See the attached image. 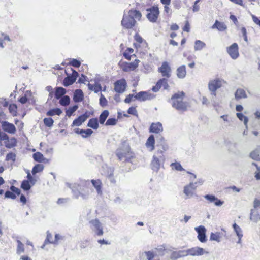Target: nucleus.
<instances>
[{"label": "nucleus", "instance_id": "obj_1", "mask_svg": "<svg viewBox=\"0 0 260 260\" xmlns=\"http://www.w3.org/2000/svg\"><path fill=\"white\" fill-rule=\"evenodd\" d=\"M171 100L172 107L181 113L186 112L190 107V103L186 100V94L182 91L173 94Z\"/></svg>", "mask_w": 260, "mask_h": 260}, {"label": "nucleus", "instance_id": "obj_2", "mask_svg": "<svg viewBox=\"0 0 260 260\" xmlns=\"http://www.w3.org/2000/svg\"><path fill=\"white\" fill-rule=\"evenodd\" d=\"M116 155L119 160L124 158L125 162L133 163V160L136 158L135 154L131 150L129 144L126 141H123L121 145L116 150Z\"/></svg>", "mask_w": 260, "mask_h": 260}, {"label": "nucleus", "instance_id": "obj_3", "mask_svg": "<svg viewBox=\"0 0 260 260\" xmlns=\"http://www.w3.org/2000/svg\"><path fill=\"white\" fill-rule=\"evenodd\" d=\"M142 14L139 11L131 9L128 11V15H123L121 20V25L125 29L133 28L136 24L135 19L140 20Z\"/></svg>", "mask_w": 260, "mask_h": 260}, {"label": "nucleus", "instance_id": "obj_4", "mask_svg": "<svg viewBox=\"0 0 260 260\" xmlns=\"http://www.w3.org/2000/svg\"><path fill=\"white\" fill-rule=\"evenodd\" d=\"M165 150V148L164 150H157L156 154L153 155L151 162V167L153 171L158 172L161 165H162L165 159L164 155V151Z\"/></svg>", "mask_w": 260, "mask_h": 260}, {"label": "nucleus", "instance_id": "obj_5", "mask_svg": "<svg viewBox=\"0 0 260 260\" xmlns=\"http://www.w3.org/2000/svg\"><path fill=\"white\" fill-rule=\"evenodd\" d=\"M109 115V112L107 110H104L99 116V120L97 118H92L88 121L87 126L93 129L99 128V123L103 125L104 124Z\"/></svg>", "mask_w": 260, "mask_h": 260}, {"label": "nucleus", "instance_id": "obj_6", "mask_svg": "<svg viewBox=\"0 0 260 260\" xmlns=\"http://www.w3.org/2000/svg\"><path fill=\"white\" fill-rule=\"evenodd\" d=\"M135 42L134 46L137 50V52L140 54H145L147 53L148 44L138 34H136L134 36Z\"/></svg>", "mask_w": 260, "mask_h": 260}, {"label": "nucleus", "instance_id": "obj_7", "mask_svg": "<svg viewBox=\"0 0 260 260\" xmlns=\"http://www.w3.org/2000/svg\"><path fill=\"white\" fill-rule=\"evenodd\" d=\"M140 61L136 59L133 61L128 62L122 60L118 63L119 68L124 72H129L135 71L139 66Z\"/></svg>", "mask_w": 260, "mask_h": 260}, {"label": "nucleus", "instance_id": "obj_8", "mask_svg": "<svg viewBox=\"0 0 260 260\" xmlns=\"http://www.w3.org/2000/svg\"><path fill=\"white\" fill-rule=\"evenodd\" d=\"M146 11L148 12L146 17L149 21L152 23L156 22L160 13L158 6L157 5L153 6L147 8Z\"/></svg>", "mask_w": 260, "mask_h": 260}, {"label": "nucleus", "instance_id": "obj_9", "mask_svg": "<svg viewBox=\"0 0 260 260\" xmlns=\"http://www.w3.org/2000/svg\"><path fill=\"white\" fill-rule=\"evenodd\" d=\"M223 82H224V81L219 78H216L209 81L208 88L213 95L216 96V90L222 86Z\"/></svg>", "mask_w": 260, "mask_h": 260}, {"label": "nucleus", "instance_id": "obj_10", "mask_svg": "<svg viewBox=\"0 0 260 260\" xmlns=\"http://www.w3.org/2000/svg\"><path fill=\"white\" fill-rule=\"evenodd\" d=\"M0 140L4 141L5 146L7 148H12L17 145V140L14 138H9L5 134L0 131Z\"/></svg>", "mask_w": 260, "mask_h": 260}, {"label": "nucleus", "instance_id": "obj_11", "mask_svg": "<svg viewBox=\"0 0 260 260\" xmlns=\"http://www.w3.org/2000/svg\"><path fill=\"white\" fill-rule=\"evenodd\" d=\"M71 70L72 71L71 75H69L67 71H65L66 74L67 75V77L64 79L62 82V84L65 87H67L73 84L76 81L77 78L79 75L78 73L75 70L71 68Z\"/></svg>", "mask_w": 260, "mask_h": 260}, {"label": "nucleus", "instance_id": "obj_12", "mask_svg": "<svg viewBox=\"0 0 260 260\" xmlns=\"http://www.w3.org/2000/svg\"><path fill=\"white\" fill-rule=\"evenodd\" d=\"M158 72L161 74L162 77L169 79L172 73L169 63L167 61L163 62L161 66L158 68Z\"/></svg>", "mask_w": 260, "mask_h": 260}, {"label": "nucleus", "instance_id": "obj_13", "mask_svg": "<svg viewBox=\"0 0 260 260\" xmlns=\"http://www.w3.org/2000/svg\"><path fill=\"white\" fill-rule=\"evenodd\" d=\"M168 79L166 78H162L159 79L155 85L152 88V90L154 92H158L161 88L164 90H168L169 89V85L168 84Z\"/></svg>", "mask_w": 260, "mask_h": 260}, {"label": "nucleus", "instance_id": "obj_14", "mask_svg": "<svg viewBox=\"0 0 260 260\" xmlns=\"http://www.w3.org/2000/svg\"><path fill=\"white\" fill-rule=\"evenodd\" d=\"M127 87V82L125 79L122 78L116 81L114 83V90L119 94L123 93Z\"/></svg>", "mask_w": 260, "mask_h": 260}, {"label": "nucleus", "instance_id": "obj_15", "mask_svg": "<svg viewBox=\"0 0 260 260\" xmlns=\"http://www.w3.org/2000/svg\"><path fill=\"white\" fill-rule=\"evenodd\" d=\"M227 51L231 57L234 59L237 58L239 55L238 46L236 43L229 47Z\"/></svg>", "mask_w": 260, "mask_h": 260}, {"label": "nucleus", "instance_id": "obj_16", "mask_svg": "<svg viewBox=\"0 0 260 260\" xmlns=\"http://www.w3.org/2000/svg\"><path fill=\"white\" fill-rule=\"evenodd\" d=\"M154 95L146 91H140L135 95V99L140 101H145L152 100Z\"/></svg>", "mask_w": 260, "mask_h": 260}, {"label": "nucleus", "instance_id": "obj_17", "mask_svg": "<svg viewBox=\"0 0 260 260\" xmlns=\"http://www.w3.org/2000/svg\"><path fill=\"white\" fill-rule=\"evenodd\" d=\"M10 190H11V191H6L5 193V197L6 198H9L14 200L16 198V194L18 196L20 194V190L18 188H17L13 185L10 187Z\"/></svg>", "mask_w": 260, "mask_h": 260}, {"label": "nucleus", "instance_id": "obj_18", "mask_svg": "<svg viewBox=\"0 0 260 260\" xmlns=\"http://www.w3.org/2000/svg\"><path fill=\"white\" fill-rule=\"evenodd\" d=\"M195 230L198 233V238L199 240L202 243L205 242L207 241L206 236V230L203 225H200L198 227L195 228Z\"/></svg>", "mask_w": 260, "mask_h": 260}, {"label": "nucleus", "instance_id": "obj_19", "mask_svg": "<svg viewBox=\"0 0 260 260\" xmlns=\"http://www.w3.org/2000/svg\"><path fill=\"white\" fill-rule=\"evenodd\" d=\"M89 112H85L83 115L79 116L75 119L73 121L72 125L76 126H80L89 117Z\"/></svg>", "mask_w": 260, "mask_h": 260}, {"label": "nucleus", "instance_id": "obj_20", "mask_svg": "<svg viewBox=\"0 0 260 260\" xmlns=\"http://www.w3.org/2000/svg\"><path fill=\"white\" fill-rule=\"evenodd\" d=\"M196 190V187L193 183H190L188 185H186L184 187V193L188 197L192 196Z\"/></svg>", "mask_w": 260, "mask_h": 260}, {"label": "nucleus", "instance_id": "obj_21", "mask_svg": "<svg viewBox=\"0 0 260 260\" xmlns=\"http://www.w3.org/2000/svg\"><path fill=\"white\" fill-rule=\"evenodd\" d=\"M92 226L96 230V234L98 236H102L103 234V228L101 224L98 219L92 220L90 221Z\"/></svg>", "mask_w": 260, "mask_h": 260}, {"label": "nucleus", "instance_id": "obj_22", "mask_svg": "<svg viewBox=\"0 0 260 260\" xmlns=\"http://www.w3.org/2000/svg\"><path fill=\"white\" fill-rule=\"evenodd\" d=\"M204 198L210 202H213L214 204L217 206H221L223 204V201L216 198L214 195L207 194L204 196Z\"/></svg>", "mask_w": 260, "mask_h": 260}, {"label": "nucleus", "instance_id": "obj_23", "mask_svg": "<svg viewBox=\"0 0 260 260\" xmlns=\"http://www.w3.org/2000/svg\"><path fill=\"white\" fill-rule=\"evenodd\" d=\"M211 28L212 29H217L219 31H224L226 30L227 26L224 23L216 20Z\"/></svg>", "mask_w": 260, "mask_h": 260}, {"label": "nucleus", "instance_id": "obj_24", "mask_svg": "<svg viewBox=\"0 0 260 260\" xmlns=\"http://www.w3.org/2000/svg\"><path fill=\"white\" fill-rule=\"evenodd\" d=\"M91 182L93 186L96 189L97 192L101 194L102 193V183L100 179L94 180L92 179Z\"/></svg>", "mask_w": 260, "mask_h": 260}, {"label": "nucleus", "instance_id": "obj_25", "mask_svg": "<svg viewBox=\"0 0 260 260\" xmlns=\"http://www.w3.org/2000/svg\"><path fill=\"white\" fill-rule=\"evenodd\" d=\"M134 49L131 48H127L123 53V56L126 59L131 60L132 57H136L135 54L134 53Z\"/></svg>", "mask_w": 260, "mask_h": 260}, {"label": "nucleus", "instance_id": "obj_26", "mask_svg": "<svg viewBox=\"0 0 260 260\" xmlns=\"http://www.w3.org/2000/svg\"><path fill=\"white\" fill-rule=\"evenodd\" d=\"M177 76L179 78H184L186 75V67L182 65L178 67L176 71Z\"/></svg>", "mask_w": 260, "mask_h": 260}, {"label": "nucleus", "instance_id": "obj_27", "mask_svg": "<svg viewBox=\"0 0 260 260\" xmlns=\"http://www.w3.org/2000/svg\"><path fill=\"white\" fill-rule=\"evenodd\" d=\"M84 98L83 93L81 89H77L75 90L73 99L76 102H81Z\"/></svg>", "mask_w": 260, "mask_h": 260}, {"label": "nucleus", "instance_id": "obj_28", "mask_svg": "<svg viewBox=\"0 0 260 260\" xmlns=\"http://www.w3.org/2000/svg\"><path fill=\"white\" fill-rule=\"evenodd\" d=\"M235 97L237 100L241 99H244L247 98V94L245 91L241 88L238 89L235 93Z\"/></svg>", "mask_w": 260, "mask_h": 260}, {"label": "nucleus", "instance_id": "obj_29", "mask_svg": "<svg viewBox=\"0 0 260 260\" xmlns=\"http://www.w3.org/2000/svg\"><path fill=\"white\" fill-rule=\"evenodd\" d=\"M155 140L153 135L149 136L146 143V146L150 151H153L154 148Z\"/></svg>", "mask_w": 260, "mask_h": 260}, {"label": "nucleus", "instance_id": "obj_30", "mask_svg": "<svg viewBox=\"0 0 260 260\" xmlns=\"http://www.w3.org/2000/svg\"><path fill=\"white\" fill-rule=\"evenodd\" d=\"M188 253L190 255L196 256L201 255L204 253L203 249L199 247L192 248L188 250Z\"/></svg>", "mask_w": 260, "mask_h": 260}, {"label": "nucleus", "instance_id": "obj_31", "mask_svg": "<svg viewBox=\"0 0 260 260\" xmlns=\"http://www.w3.org/2000/svg\"><path fill=\"white\" fill-rule=\"evenodd\" d=\"M250 157L257 161H260V146L250 153Z\"/></svg>", "mask_w": 260, "mask_h": 260}, {"label": "nucleus", "instance_id": "obj_32", "mask_svg": "<svg viewBox=\"0 0 260 260\" xmlns=\"http://www.w3.org/2000/svg\"><path fill=\"white\" fill-rule=\"evenodd\" d=\"M88 87L90 90L94 91L95 93H98L102 90V86L98 82H95L93 84L88 83Z\"/></svg>", "mask_w": 260, "mask_h": 260}, {"label": "nucleus", "instance_id": "obj_33", "mask_svg": "<svg viewBox=\"0 0 260 260\" xmlns=\"http://www.w3.org/2000/svg\"><path fill=\"white\" fill-rule=\"evenodd\" d=\"M66 93V90L64 88L61 87H56L55 89V96L57 99L61 98Z\"/></svg>", "mask_w": 260, "mask_h": 260}, {"label": "nucleus", "instance_id": "obj_34", "mask_svg": "<svg viewBox=\"0 0 260 260\" xmlns=\"http://www.w3.org/2000/svg\"><path fill=\"white\" fill-rule=\"evenodd\" d=\"M2 128L3 130H16L15 125L7 121L2 122Z\"/></svg>", "mask_w": 260, "mask_h": 260}, {"label": "nucleus", "instance_id": "obj_35", "mask_svg": "<svg viewBox=\"0 0 260 260\" xmlns=\"http://www.w3.org/2000/svg\"><path fill=\"white\" fill-rule=\"evenodd\" d=\"M33 158L36 161L39 162H45L46 160L43 155L39 152H37L33 154Z\"/></svg>", "mask_w": 260, "mask_h": 260}, {"label": "nucleus", "instance_id": "obj_36", "mask_svg": "<svg viewBox=\"0 0 260 260\" xmlns=\"http://www.w3.org/2000/svg\"><path fill=\"white\" fill-rule=\"evenodd\" d=\"M33 185H34V184H32L30 181L24 180L21 183V188L24 190L27 191L29 190Z\"/></svg>", "mask_w": 260, "mask_h": 260}, {"label": "nucleus", "instance_id": "obj_37", "mask_svg": "<svg viewBox=\"0 0 260 260\" xmlns=\"http://www.w3.org/2000/svg\"><path fill=\"white\" fill-rule=\"evenodd\" d=\"M206 46L204 42L200 40H196L194 43V48L196 51L201 50Z\"/></svg>", "mask_w": 260, "mask_h": 260}, {"label": "nucleus", "instance_id": "obj_38", "mask_svg": "<svg viewBox=\"0 0 260 260\" xmlns=\"http://www.w3.org/2000/svg\"><path fill=\"white\" fill-rule=\"evenodd\" d=\"M62 113V111L60 109L56 108L50 110L47 112L48 116H54L55 115H60Z\"/></svg>", "mask_w": 260, "mask_h": 260}, {"label": "nucleus", "instance_id": "obj_39", "mask_svg": "<svg viewBox=\"0 0 260 260\" xmlns=\"http://www.w3.org/2000/svg\"><path fill=\"white\" fill-rule=\"evenodd\" d=\"M9 112L13 116H16L17 115V106L15 104H11L9 106Z\"/></svg>", "mask_w": 260, "mask_h": 260}, {"label": "nucleus", "instance_id": "obj_40", "mask_svg": "<svg viewBox=\"0 0 260 260\" xmlns=\"http://www.w3.org/2000/svg\"><path fill=\"white\" fill-rule=\"evenodd\" d=\"M221 238V236L220 233L216 232L215 233H211L210 237V239L211 241H215L220 242Z\"/></svg>", "mask_w": 260, "mask_h": 260}, {"label": "nucleus", "instance_id": "obj_41", "mask_svg": "<svg viewBox=\"0 0 260 260\" xmlns=\"http://www.w3.org/2000/svg\"><path fill=\"white\" fill-rule=\"evenodd\" d=\"M236 116L240 121H243L244 125L247 126L248 122L247 117L244 116L242 113H237Z\"/></svg>", "mask_w": 260, "mask_h": 260}, {"label": "nucleus", "instance_id": "obj_42", "mask_svg": "<svg viewBox=\"0 0 260 260\" xmlns=\"http://www.w3.org/2000/svg\"><path fill=\"white\" fill-rule=\"evenodd\" d=\"M44 169L43 165L41 164H37L32 169V173L35 175L37 173L40 172L42 171Z\"/></svg>", "mask_w": 260, "mask_h": 260}, {"label": "nucleus", "instance_id": "obj_43", "mask_svg": "<svg viewBox=\"0 0 260 260\" xmlns=\"http://www.w3.org/2000/svg\"><path fill=\"white\" fill-rule=\"evenodd\" d=\"M70 99L69 96L65 95L62 96L59 101V103L62 106H67L70 104Z\"/></svg>", "mask_w": 260, "mask_h": 260}, {"label": "nucleus", "instance_id": "obj_44", "mask_svg": "<svg viewBox=\"0 0 260 260\" xmlns=\"http://www.w3.org/2000/svg\"><path fill=\"white\" fill-rule=\"evenodd\" d=\"M78 106L77 105H74L72 107H70L66 112L67 116L70 117L72 114L77 110Z\"/></svg>", "mask_w": 260, "mask_h": 260}, {"label": "nucleus", "instance_id": "obj_45", "mask_svg": "<svg viewBox=\"0 0 260 260\" xmlns=\"http://www.w3.org/2000/svg\"><path fill=\"white\" fill-rule=\"evenodd\" d=\"M17 243L18 244L17 248V253L18 254H20L22 252H24V244L19 240H17Z\"/></svg>", "mask_w": 260, "mask_h": 260}, {"label": "nucleus", "instance_id": "obj_46", "mask_svg": "<svg viewBox=\"0 0 260 260\" xmlns=\"http://www.w3.org/2000/svg\"><path fill=\"white\" fill-rule=\"evenodd\" d=\"M149 130H162V124L160 122L151 124Z\"/></svg>", "mask_w": 260, "mask_h": 260}, {"label": "nucleus", "instance_id": "obj_47", "mask_svg": "<svg viewBox=\"0 0 260 260\" xmlns=\"http://www.w3.org/2000/svg\"><path fill=\"white\" fill-rule=\"evenodd\" d=\"M46 238L44 241V244H47L48 243L53 244V240H52V235L51 233L49 231H47L46 232Z\"/></svg>", "mask_w": 260, "mask_h": 260}, {"label": "nucleus", "instance_id": "obj_48", "mask_svg": "<svg viewBox=\"0 0 260 260\" xmlns=\"http://www.w3.org/2000/svg\"><path fill=\"white\" fill-rule=\"evenodd\" d=\"M171 166L172 167V169L177 171H182L184 170L181 164L178 162L172 163Z\"/></svg>", "mask_w": 260, "mask_h": 260}, {"label": "nucleus", "instance_id": "obj_49", "mask_svg": "<svg viewBox=\"0 0 260 260\" xmlns=\"http://www.w3.org/2000/svg\"><path fill=\"white\" fill-rule=\"evenodd\" d=\"M117 122V119L115 118H110L108 119L105 123V125L107 126H113L116 124Z\"/></svg>", "mask_w": 260, "mask_h": 260}, {"label": "nucleus", "instance_id": "obj_50", "mask_svg": "<svg viewBox=\"0 0 260 260\" xmlns=\"http://www.w3.org/2000/svg\"><path fill=\"white\" fill-rule=\"evenodd\" d=\"M78 134H80L82 137L86 138L90 136L93 131H75Z\"/></svg>", "mask_w": 260, "mask_h": 260}, {"label": "nucleus", "instance_id": "obj_51", "mask_svg": "<svg viewBox=\"0 0 260 260\" xmlns=\"http://www.w3.org/2000/svg\"><path fill=\"white\" fill-rule=\"evenodd\" d=\"M127 113L129 114H131V115H132L134 116H138V115L136 107L132 106V107H129L128 108V109L127 110Z\"/></svg>", "mask_w": 260, "mask_h": 260}, {"label": "nucleus", "instance_id": "obj_52", "mask_svg": "<svg viewBox=\"0 0 260 260\" xmlns=\"http://www.w3.org/2000/svg\"><path fill=\"white\" fill-rule=\"evenodd\" d=\"M16 158V155L15 153L10 152L7 154L6 157V160H12L13 161H14L15 160Z\"/></svg>", "mask_w": 260, "mask_h": 260}, {"label": "nucleus", "instance_id": "obj_53", "mask_svg": "<svg viewBox=\"0 0 260 260\" xmlns=\"http://www.w3.org/2000/svg\"><path fill=\"white\" fill-rule=\"evenodd\" d=\"M69 64L76 68H79L81 66V62L76 59H73L71 61H70Z\"/></svg>", "mask_w": 260, "mask_h": 260}, {"label": "nucleus", "instance_id": "obj_54", "mask_svg": "<svg viewBox=\"0 0 260 260\" xmlns=\"http://www.w3.org/2000/svg\"><path fill=\"white\" fill-rule=\"evenodd\" d=\"M107 100L106 98L101 94L100 98V104L102 107H105L107 105Z\"/></svg>", "mask_w": 260, "mask_h": 260}, {"label": "nucleus", "instance_id": "obj_55", "mask_svg": "<svg viewBox=\"0 0 260 260\" xmlns=\"http://www.w3.org/2000/svg\"><path fill=\"white\" fill-rule=\"evenodd\" d=\"M44 123L45 125L50 127L53 125V120L51 118H45L44 119Z\"/></svg>", "mask_w": 260, "mask_h": 260}, {"label": "nucleus", "instance_id": "obj_56", "mask_svg": "<svg viewBox=\"0 0 260 260\" xmlns=\"http://www.w3.org/2000/svg\"><path fill=\"white\" fill-rule=\"evenodd\" d=\"M136 100L135 95L130 94L126 96L124 100V102L126 103H129L132 101H135Z\"/></svg>", "mask_w": 260, "mask_h": 260}, {"label": "nucleus", "instance_id": "obj_57", "mask_svg": "<svg viewBox=\"0 0 260 260\" xmlns=\"http://www.w3.org/2000/svg\"><path fill=\"white\" fill-rule=\"evenodd\" d=\"M182 29L184 31H186L187 32H189L190 31V26L188 21H186L185 22V25L183 27Z\"/></svg>", "mask_w": 260, "mask_h": 260}, {"label": "nucleus", "instance_id": "obj_58", "mask_svg": "<svg viewBox=\"0 0 260 260\" xmlns=\"http://www.w3.org/2000/svg\"><path fill=\"white\" fill-rule=\"evenodd\" d=\"M233 226L237 235L239 236L241 232V228L235 223L233 224Z\"/></svg>", "mask_w": 260, "mask_h": 260}, {"label": "nucleus", "instance_id": "obj_59", "mask_svg": "<svg viewBox=\"0 0 260 260\" xmlns=\"http://www.w3.org/2000/svg\"><path fill=\"white\" fill-rule=\"evenodd\" d=\"M27 181H29L31 182V183H32V184H35L36 182V180L35 179H34L32 176L31 175V174L28 173L27 175Z\"/></svg>", "mask_w": 260, "mask_h": 260}, {"label": "nucleus", "instance_id": "obj_60", "mask_svg": "<svg viewBox=\"0 0 260 260\" xmlns=\"http://www.w3.org/2000/svg\"><path fill=\"white\" fill-rule=\"evenodd\" d=\"M15 124L19 130L22 129L23 127V123L21 120H15Z\"/></svg>", "mask_w": 260, "mask_h": 260}, {"label": "nucleus", "instance_id": "obj_61", "mask_svg": "<svg viewBox=\"0 0 260 260\" xmlns=\"http://www.w3.org/2000/svg\"><path fill=\"white\" fill-rule=\"evenodd\" d=\"M241 32L243 36L244 37V39L246 42H247L248 39L247 36V31L245 27L241 28Z\"/></svg>", "mask_w": 260, "mask_h": 260}, {"label": "nucleus", "instance_id": "obj_62", "mask_svg": "<svg viewBox=\"0 0 260 260\" xmlns=\"http://www.w3.org/2000/svg\"><path fill=\"white\" fill-rule=\"evenodd\" d=\"M146 255L147 256L148 260H153V258L155 256V254L153 252L148 251L146 253Z\"/></svg>", "mask_w": 260, "mask_h": 260}, {"label": "nucleus", "instance_id": "obj_63", "mask_svg": "<svg viewBox=\"0 0 260 260\" xmlns=\"http://www.w3.org/2000/svg\"><path fill=\"white\" fill-rule=\"evenodd\" d=\"M200 0H196L193 5V11L194 12H197L199 10V6L198 3L200 2Z\"/></svg>", "mask_w": 260, "mask_h": 260}, {"label": "nucleus", "instance_id": "obj_64", "mask_svg": "<svg viewBox=\"0 0 260 260\" xmlns=\"http://www.w3.org/2000/svg\"><path fill=\"white\" fill-rule=\"evenodd\" d=\"M253 206L254 208H257L260 207V200L257 199H255L254 201Z\"/></svg>", "mask_w": 260, "mask_h": 260}]
</instances>
